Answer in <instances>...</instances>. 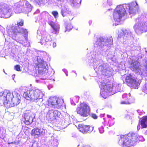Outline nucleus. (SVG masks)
Segmentation results:
<instances>
[{"label": "nucleus", "mask_w": 147, "mask_h": 147, "mask_svg": "<svg viewBox=\"0 0 147 147\" xmlns=\"http://www.w3.org/2000/svg\"><path fill=\"white\" fill-rule=\"evenodd\" d=\"M143 137L139 136L138 134L129 132L127 134L121 135L119 142L124 146H133L137 142L142 141Z\"/></svg>", "instance_id": "1"}, {"label": "nucleus", "mask_w": 147, "mask_h": 147, "mask_svg": "<svg viewBox=\"0 0 147 147\" xmlns=\"http://www.w3.org/2000/svg\"><path fill=\"white\" fill-rule=\"evenodd\" d=\"M43 94L42 92L38 89H30L24 92L23 96L27 100L32 101H36L42 98Z\"/></svg>", "instance_id": "2"}, {"label": "nucleus", "mask_w": 147, "mask_h": 147, "mask_svg": "<svg viewBox=\"0 0 147 147\" xmlns=\"http://www.w3.org/2000/svg\"><path fill=\"white\" fill-rule=\"evenodd\" d=\"M14 6L15 11L16 13H20L24 11L29 12L32 9L30 4L26 0L15 3Z\"/></svg>", "instance_id": "3"}, {"label": "nucleus", "mask_w": 147, "mask_h": 147, "mask_svg": "<svg viewBox=\"0 0 147 147\" xmlns=\"http://www.w3.org/2000/svg\"><path fill=\"white\" fill-rule=\"evenodd\" d=\"M144 17H138L135 20L134 28L137 33H142L147 31V22L144 21Z\"/></svg>", "instance_id": "4"}, {"label": "nucleus", "mask_w": 147, "mask_h": 147, "mask_svg": "<svg viewBox=\"0 0 147 147\" xmlns=\"http://www.w3.org/2000/svg\"><path fill=\"white\" fill-rule=\"evenodd\" d=\"M24 25V20L21 19L20 21L17 22V26H13L12 27V31L11 32L12 34L14 35H17L18 33L22 34L24 36V37L27 38L28 32L27 30L23 28H21L20 26L21 27Z\"/></svg>", "instance_id": "5"}, {"label": "nucleus", "mask_w": 147, "mask_h": 147, "mask_svg": "<svg viewBox=\"0 0 147 147\" xmlns=\"http://www.w3.org/2000/svg\"><path fill=\"white\" fill-rule=\"evenodd\" d=\"M125 81L128 86L134 89H138L141 82L140 80L138 79L137 78L133 77L131 74L126 76Z\"/></svg>", "instance_id": "6"}, {"label": "nucleus", "mask_w": 147, "mask_h": 147, "mask_svg": "<svg viewBox=\"0 0 147 147\" xmlns=\"http://www.w3.org/2000/svg\"><path fill=\"white\" fill-rule=\"evenodd\" d=\"M90 108L89 106L84 103H81L77 107L76 111L77 114L83 117L88 116L90 113Z\"/></svg>", "instance_id": "7"}, {"label": "nucleus", "mask_w": 147, "mask_h": 147, "mask_svg": "<svg viewBox=\"0 0 147 147\" xmlns=\"http://www.w3.org/2000/svg\"><path fill=\"white\" fill-rule=\"evenodd\" d=\"M37 61V63L35 64V69L38 70L39 73L42 74L47 73L48 70L46 68L47 66L46 62L40 58L38 59Z\"/></svg>", "instance_id": "8"}, {"label": "nucleus", "mask_w": 147, "mask_h": 147, "mask_svg": "<svg viewBox=\"0 0 147 147\" xmlns=\"http://www.w3.org/2000/svg\"><path fill=\"white\" fill-rule=\"evenodd\" d=\"M99 86L101 90V93L102 95L111 92L113 90V84L109 82H106L104 81L101 82Z\"/></svg>", "instance_id": "9"}, {"label": "nucleus", "mask_w": 147, "mask_h": 147, "mask_svg": "<svg viewBox=\"0 0 147 147\" xmlns=\"http://www.w3.org/2000/svg\"><path fill=\"white\" fill-rule=\"evenodd\" d=\"M126 13L125 9L123 6H117L113 12V17L115 20L120 19L125 15Z\"/></svg>", "instance_id": "10"}, {"label": "nucleus", "mask_w": 147, "mask_h": 147, "mask_svg": "<svg viewBox=\"0 0 147 147\" xmlns=\"http://www.w3.org/2000/svg\"><path fill=\"white\" fill-rule=\"evenodd\" d=\"M48 105L51 107H59L62 105V102L60 99L53 97L48 100Z\"/></svg>", "instance_id": "11"}, {"label": "nucleus", "mask_w": 147, "mask_h": 147, "mask_svg": "<svg viewBox=\"0 0 147 147\" xmlns=\"http://www.w3.org/2000/svg\"><path fill=\"white\" fill-rule=\"evenodd\" d=\"M78 128L80 131L83 133H90L93 131L94 127L83 124H80L78 125Z\"/></svg>", "instance_id": "12"}, {"label": "nucleus", "mask_w": 147, "mask_h": 147, "mask_svg": "<svg viewBox=\"0 0 147 147\" xmlns=\"http://www.w3.org/2000/svg\"><path fill=\"white\" fill-rule=\"evenodd\" d=\"M0 9L3 11L6 18H9L11 16L12 10L6 4H3L0 5Z\"/></svg>", "instance_id": "13"}, {"label": "nucleus", "mask_w": 147, "mask_h": 147, "mask_svg": "<svg viewBox=\"0 0 147 147\" xmlns=\"http://www.w3.org/2000/svg\"><path fill=\"white\" fill-rule=\"evenodd\" d=\"M21 97L19 94H17L16 96L13 97L11 103H5L6 108H9L18 105L20 101Z\"/></svg>", "instance_id": "14"}, {"label": "nucleus", "mask_w": 147, "mask_h": 147, "mask_svg": "<svg viewBox=\"0 0 147 147\" xmlns=\"http://www.w3.org/2000/svg\"><path fill=\"white\" fill-rule=\"evenodd\" d=\"M33 118L30 113H24L22 118V121L27 125H29L33 122Z\"/></svg>", "instance_id": "15"}, {"label": "nucleus", "mask_w": 147, "mask_h": 147, "mask_svg": "<svg viewBox=\"0 0 147 147\" xmlns=\"http://www.w3.org/2000/svg\"><path fill=\"white\" fill-rule=\"evenodd\" d=\"M128 11L129 14L135 13L139 9L138 5L136 1H132L127 5Z\"/></svg>", "instance_id": "16"}, {"label": "nucleus", "mask_w": 147, "mask_h": 147, "mask_svg": "<svg viewBox=\"0 0 147 147\" xmlns=\"http://www.w3.org/2000/svg\"><path fill=\"white\" fill-rule=\"evenodd\" d=\"M61 12L63 17L67 16L68 17L69 16L71 17L70 18H69V20H70L73 19V17L72 14L70 11L67 10L66 8L64 7L62 8L61 9Z\"/></svg>", "instance_id": "17"}, {"label": "nucleus", "mask_w": 147, "mask_h": 147, "mask_svg": "<svg viewBox=\"0 0 147 147\" xmlns=\"http://www.w3.org/2000/svg\"><path fill=\"white\" fill-rule=\"evenodd\" d=\"M140 63L139 62L135 61L131 63V69L133 71H134L136 72H138L140 71Z\"/></svg>", "instance_id": "18"}, {"label": "nucleus", "mask_w": 147, "mask_h": 147, "mask_svg": "<svg viewBox=\"0 0 147 147\" xmlns=\"http://www.w3.org/2000/svg\"><path fill=\"white\" fill-rule=\"evenodd\" d=\"M42 133V131H41L40 129L38 127H35L32 129L31 131V135L33 136H39Z\"/></svg>", "instance_id": "19"}, {"label": "nucleus", "mask_w": 147, "mask_h": 147, "mask_svg": "<svg viewBox=\"0 0 147 147\" xmlns=\"http://www.w3.org/2000/svg\"><path fill=\"white\" fill-rule=\"evenodd\" d=\"M6 92L0 93V104L3 103L4 106L6 107L5 103H8L7 101H6V98H5Z\"/></svg>", "instance_id": "20"}, {"label": "nucleus", "mask_w": 147, "mask_h": 147, "mask_svg": "<svg viewBox=\"0 0 147 147\" xmlns=\"http://www.w3.org/2000/svg\"><path fill=\"white\" fill-rule=\"evenodd\" d=\"M139 123L142 128H146L147 127V116L143 117L141 119Z\"/></svg>", "instance_id": "21"}, {"label": "nucleus", "mask_w": 147, "mask_h": 147, "mask_svg": "<svg viewBox=\"0 0 147 147\" xmlns=\"http://www.w3.org/2000/svg\"><path fill=\"white\" fill-rule=\"evenodd\" d=\"M48 24L56 32L59 31V26L57 25L54 22L52 21H50L48 22Z\"/></svg>", "instance_id": "22"}, {"label": "nucleus", "mask_w": 147, "mask_h": 147, "mask_svg": "<svg viewBox=\"0 0 147 147\" xmlns=\"http://www.w3.org/2000/svg\"><path fill=\"white\" fill-rule=\"evenodd\" d=\"M50 41L49 37L48 38L47 36H45L40 40V43L42 45H49Z\"/></svg>", "instance_id": "23"}, {"label": "nucleus", "mask_w": 147, "mask_h": 147, "mask_svg": "<svg viewBox=\"0 0 147 147\" xmlns=\"http://www.w3.org/2000/svg\"><path fill=\"white\" fill-rule=\"evenodd\" d=\"M5 94L6 101H7L8 103H11L13 97V94L10 92H6Z\"/></svg>", "instance_id": "24"}, {"label": "nucleus", "mask_w": 147, "mask_h": 147, "mask_svg": "<svg viewBox=\"0 0 147 147\" xmlns=\"http://www.w3.org/2000/svg\"><path fill=\"white\" fill-rule=\"evenodd\" d=\"M73 28V26L71 24H67L66 26V30L65 32H69Z\"/></svg>", "instance_id": "25"}, {"label": "nucleus", "mask_w": 147, "mask_h": 147, "mask_svg": "<svg viewBox=\"0 0 147 147\" xmlns=\"http://www.w3.org/2000/svg\"><path fill=\"white\" fill-rule=\"evenodd\" d=\"M142 90L145 93L147 94V83L146 84L143 86Z\"/></svg>", "instance_id": "26"}, {"label": "nucleus", "mask_w": 147, "mask_h": 147, "mask_svg": "<svg viewBox=\"0 0 147 147\" xmlns=\"http://www.w3.org/2000/svg\"><path fill=\"white\" fill-rule=\"evenodd\" d=\"M14 69L17 71H21L20 66L19 65H17L14 66Z\"/></svg>", "instance_id": "27"}, {"label": "nucleus", "mask_w": 147, "mask_h": 147, "mask_svg": "<svg viewBox=\"0 0 147 147\" xmlns=\"http://www.w3.org/2000/svg\"><path fill=\"white\" fill-rule=\"evenodd\" d=\"M49 45L52 46L53 47H55L56 46V44L55 42L51 40Z\"/></svg>", "instance_id": "28"}, {"label": "nucleus", "mask_w": 147, "mask_h": 147, "mask_svg": "<svg viewBox=\"0 0 147 147\" xmlns=\"http://www.w3.org/2000/svg\"><path fill=\"white\" fill-rule=\"evenodd\" d=\"M52 14L55 18H56L58 16V13L57 11H53L52 12Z\"/></svg>", "instance_id": "29"}, {"label": "nucleus", "mask_w": 147, "mask_h": 147, "mask_svg": "<svg viewBox=\"0 0 147 147\" xmlns=\"http://www.w3.org/2000/svg\"><path fill=\"white\" fill-rule=\"evenodd\" d=\"M107 42L110 44L112 43L113 42V38L112 37H110L107 39Z\"/></svg>", "instance_id": "30"}, {"label": "nucleus", "mask_w": 147, "mask_h": 147, "mask_svg": "<svg viewBox=\"0 0 147 147\" xmlns=\"http://www.w3.org/2000/svg\"><path fill=\"white\" fill-rule=\"evenodd\" d=\"M54 115L55 117L58 116V115L60 113L57 110H55L54 111Z\"/></svg>", "instance_id": "31"}, {"label": "nucleus", "mask_w": 147, "mask_h": 147, "mask_svg": "<svg viewBox=\"0 0 147 147\" xmlns=\"http://www.w3.org/2000/svg\"><path fill=\"white\" fill-rule=\"evenodd\" d=\"M143 70L145 73H147V65H144Z\"/></svg>", "instance_id": "32"}, {"label": "nucleus", "mask_w": 147, "mask_h": 147, "mask_svg": "<svg viewBox=\"0 0 147 147\" xmlns=\"http://www.w3.org/2000/svg\"><path fill=\"white\" fill-rule=\"evenodd\" d=\"M121 104H130L131 102L129 101H122L121 102Z\"/></svg>", "instance_id": "33"}, {"label": "nucleus", "mask_w": 147, "mask_h": 147, "mask_svg": "<svg viewBox=\"0 0 147 147\" xmlns=\"http://www.w3.org/2000/svg\"><path fill=\"white\" fill-rule=\"evenodd\" d=\"M99 130L100 132L101 133H103L104 131L103 128L102 127H100L99 128Z\"/></svg>", "instance_id": "34"}, {"label": "nucleus", "mask_w": 147, "mask_h": 147, "mask_svg": "<svg viewBox=\"0 0 147 147\" xmlns=\"http://www.w3.org/2000/svg\"><path fill=\"white\" fill-rule=\"evenodd\" d=\"M92 117L94 119H96L97 118V116L95 114H93L92 115Z\"/></svg>", "instance_id": "35"}, {"label": "nucleus", "mask_w": 147, "mask_h": 147, "mask_svg": "<svg viewBox=\"0 0 147 147\" xmlns=\"http://www.w3.org/2000/svg\"><path fill=\"white\" fill-rule=\"evenodd\" d=\"M99 68H100L101 69H101V71H103V70L104 69V67H103V66L102 65H100L99 66Z\"/></svg>", "instance_id": "36"}, {"label": "nucleus", "mask_w": 147, "mask_h": 147, "mask_svg": "<svg viewBox=\"0 0 147 147\" xmlns=\"http://www.w3.org/2000/svg\"><path fill=\"white\" fill-rule=\"evenodd\" d=\"M36 1H38L39 2H42L43 1V0H36Z\"/></svg>", "instance_id": "37"}, {"label": "nucleus", "mask_w": 147, "mask_h": 147, "mask_svg": "<svg viewBox=\"0 0 147 147\" xmlns=\"http://www.w3.org/2000/svg\"><path fill=\"white\" fill-rule=\"evenodd\" d=\"M75 1L77 3H78V2H80V0H77V1H76V0Z\"/></svg>", "instance_id": "38"}, {"label": "nucleus", "mask_w": 147, "mask_h": 147, "mask_svg": "<svg viewBox=\"0 0 147 147\" xmlns=\"http://www.w3.org/2000/svg\"><path fill=\"white\" fill-rule=\"evenodd\" d=\"M83 147H91L89 145H86V146H84Z\"/></svg>", "instance_id": "39"}, {"label": "nucleus", "mask_w": 147, "mask_h": 147, "mask_svg": "<svg viewBox=\"0 0 147 147\" xmlns=\"http://www.w3.org/2000/svg\"><path fill=\"white\" fill-rule=\"evenodd\" d=\"M67 18H68L69 19V18H70V17H71L69 16L68 17H68V16H67Z\"/></svg>", "instance_id": "40"}]
</instances>
